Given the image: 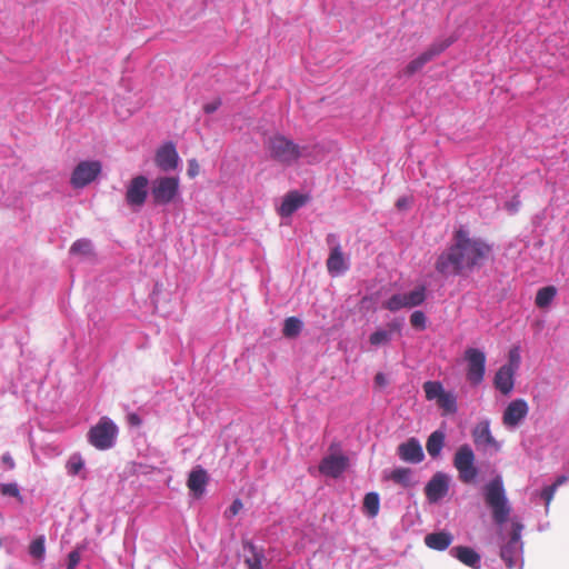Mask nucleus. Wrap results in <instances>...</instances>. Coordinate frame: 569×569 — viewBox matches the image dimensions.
<instances>
[{
	"mask_svg": "<svg viewBox=\"0 0 569 569\" xmlns=\"http://www.w3.org/2000/svg\"><path fill=\"white\" fill-rule=\"evenodd\" d=\"M492 247L480 238H471L463 229L453 233V243L442 252L435 263L436 270L445 276H460L480 268L490 257Z\"/></svg>",
	"mask_w": 569,
	"mask_h": 569,
	"instance_id": "obj_1",
	"label": "nucleus"
},
{
	"mask_svg": "<svg viewBox=\"0 0 569 569\" xmlns=\"http://www.w3.org/2000/svg\"><path fill=\"white\" fill-rule=\"evenodd\" d=\"M264 144L270 159L286 167L297 163L305 150L303 147L280 133L269 137Z\"/></svg>",
	"mask_w": 569,
	"mask_h": 569,
	"instance_id": "obj_2",
	"label": "nucleus"
},
{
	"mask_svg": "<svg viewBox=\"0 0 569 569\" xmlns=\"http://www.w3.org/2000/svg\"><path fill=\"white\" fill-rule=\"evenodd\" d=\"M485 501L492 511V519L497 525L508 520L511 508L506 497V490L500 477L495 478L485 486Z\"/></svg>",
	"mask_w": 569,
	"mask_h": 569,
	"instance_id": "obj_3",
	"label": "nucleus"
},
{
	"mask_svg": "<svg viewBox=\"0 0 569 569\" xmlns=\"http://www.w3.org/2000/svg\"><path fill=\"white\" fill-rule=\"evenodd\" d=\"M180 190L178 177H158L151 182L150 196L153 206H166L174 201Z\"/></svg>",
	"mask_w": 569,
	"mask_h": 569,
	"instance_id": "obj_4",
	"label": "nucleus"
},
{
	"mask_svg": "<svg viewBox=\"0 0 569 569\" xmlns=\"http://www.w3.org/2000/svg\"><path fill=\"white\" fill-rule=\"evenodd\" d=\"M118 436V427L108 417H101L99 421L90 428L88 441L98 450H107L113 447Z\"/></svg>",
	"mask_w": 569,
	"mask_h": 569,
	"instance_id": "obj_5",
	"label": "nucleus"
},
{
	"mask_svg": "<svg viewBox=\"0 0 569 569\" xmlns=\"http://www.w3.org/2000/svg\"><path fill=\"white\" fill-rule=\"evenodd\" d=\"M453 466L459 473V479L463 483L472 482L478 475V470L475 467V453L468 445H463L457 450Z\"/></svg>",
	"mask_w": 569,
	"mask_h": 569,
	"instance_id": "obj_6",
	"label": "nucleus"
},
{
	"mask_svg": "<svg viewBox=\"0 0 569 569\" xmlns=\"http://www.w3.org/2000/svg\"><path fill=\"white\" fill-rule=\"evenodd\" d=\"M102 164L98 160L79 162L70 177V183L76 189H81L94 181L101 173Z\"/></svg>",
	"mask_w": 569,
	"mask_h": 569,
	"instance_id": "obj_7",
	"label": "nucleus"
},
{
	"mask_svg": "<svg viewBox=\"0 0 569 569\" xmlns=\"http://www.w3.org/2000/svg\"><path fill=\"white\" fill-rule=\"evenodd\" d=\"M426 300V287L419 286L408 293H397L383 302V308L389 311H398L402 308H413L420 306Z\"/></svg>",
	"mask_w": 569,
	"mask_h": 569,
	"instance_id": "obj_8",
	"label": "nucleus"
},
{
	"mask_svg": "<svg viewBox=\"0 0 569 569\" xmlns=\"http://www.w3.org/2000/svg\"><path fill=\"white\" fill-rule=\"evenodd\" d=\"M467 361V380L472 386H478L483 381L486 372V355L476 348H468L465 351Z\"/></svg>",
	"mask_w": 569,
	"mask_h": 569,
	"instance_id": "obj_9",
	"label": "nucleus"
},
{
	"mask_svg": "<svg viewBox=\"0 0 569 569\" xmlns=\"http://www.w3.org/2000/svg\"><path fill=\"white\" fill-rule=\"evenodd\" d=\"M149 180L147 177L139 174L133 177L126 190V202L129 207L140 209L148 198Z\"/></svg>",
	"mask_w": 569,
	"mask_h": 569,
	"instance_id": "obj_10",
	"label": "nucleus"
},
{
	"mask_svg": "<svg viewBox=\"0 0 569 569\" xmlns=\"http://www.w3.org/2000/svg\"><path fill=\"white\" fill-rule=\"evenodd\" d=\"M449 490V477L443 472H437L425 487V495L429 502L441 500Z\"/></svg>",
	"mask_w": 569,
	"mask_h": 569,
	"instance_id": "obj_11",
	"label": "nucleus"
},
{
	"mask_svg": "<svg viewBox=\"0 0 569 569\" xmlns=\"http://www.w3.org/2000/svg\"><path fill=\"white\" fill-rule=\"evenodd\" d=\"M349 466L348 457L343 455H329L320 461L319 471L331 478L340 477Z\"/></svg>",
	"mask_w": 569,
	"mask_h": 569,
	"instance_id": "obj_12",
	"label": "nucleus"
},
{
	"mask_svg": "<svg viewBox=\"0 0 569 569\" xmlns=\"http://www.w3.org/2000/svg\"><path fill=\"white\" fill-rule=\"evenodd\" d=\"M528 411V403L523 399L512 400L503 412L502 423L507 428H515L526 418Z\"/></svg>",
	"mask_w": 569,
	"mask_h": 569,
	"instance_id": "obj_13",
	"label": "nucleus"
},
{
	"mask_svg": "<svg viewBox=\"0 0 569 569\" xmlns=\"http://www.w3.org/2000/svg\"><path fill=\"white\" fill-rule=\"evenodd\" d=\"M154 162L162 171H171L178 167L179 156L173 143L169 142L158 149Z\"/></svg>",
	"mask_w": 569,
	"mask_h": 569,
	"instance_id": "obj_14",
	"label": "nucleus"
},
{
	"mask_svg": "<svg viewBox=\"0 0 569 569\" xmlns=\"http://www.w3.org/2000/svg\"><path fill=\"white\" fill-rule=\"evenodd\" d=\"M399 458L409 463H419L423 460L425 453L418 439L410 438L406 442H402L397 448Z\"/></svg>",
	"mask_w": 569,
	"mask_h": 569,
	"instance_id": "obj_15",
	"label": "nucleus"
},
{
	"mask_svg": "<svg viewBox=\"0 0 569 569\" xmlns=\"http://www.w3.org/2000/svg\"><path fill=\"white\" fill-rule=\"evenodd\" d=\"M472 438L476 445L500 449L499 442L493 438L489 420L479 421L472 430Z\"/></svg>",
	"mask_w": 569,
	"mask_h": 569,
	"instance_id": "obj_16",
	"label": "nucleus"
},
{
	"mask_svg": "<svg viewBox=\"0 0 569 569\" xmlns=\"http://www.w3.org/2000/svg\"><path fill=\"white\" fill-rule=\"evenodd\" d=\"M450 555L457 558L461 563L468 566L472 569L481 568V557L480 555L467 546H457L450 549Z\"/></svg>",
	"mask_w": 569,
	"mask_h": 569,
	"instance_id": "obj_17",
	"label": "nucleus"
},
{
	"mask_svg": "<svg viewBox=\"0 0 569 569\" xmlns=\"http://www.w3.org/2000/svg\"><path fill=\"white\" fill-rule=\"evenodd\" d=\"M207 483H208L207 471L201 466L194 467L191 470V472L189 473V477L187 480V487L189 488V490L196 497H200L204 492V488H206Z\"/></svg>",
	"mask_w": 569,
	"mask_h": 569,
	"instance_id": "obj_18",
	"label": "nucleus"
},
{
	"mask_svg": "<svg viewBox=\"0 0 569 569\" xmlns=\"http://www.w3.org/2000/svg\"><path fill=\"white\" fill-rule=\"evenodd\" d=\"M512 367H500L496 372L493 385L496 389H498L502 395H509L515 385L513 376H515Z\"/></svg>",
	"mask_w": 569,
	"mask_h": 569,
	"instance_id": "obj_19",
	"label": "nucleus"
},
{
	"mask_svg": "<svg viewBox=\"0 0 569 569\" xmlns=\"http://www.w3.org/2000/svg\"><path fill=\"white\" fill-rule=\"evenodd\" d=\"M242 546L243 550L248 551L244 558L248 569H263V562L266 561L263 549L258 548L251 541H243Z\"/></svg>",
	"mask_w": 569,
	"mask_h": 569,
	"instance_id": "obj_20",
	"label": "nucleus"
},
{
	"mask_svg": "<svg viewBox=\"0 0 569 569\" xmlns=\"http://www.w3.org/2000/svg\"><path fill=\"white\" fill-rule=\"evenodd\" d=\"M307 197L298 193L297 191L289 192L279 208V213L282 217L291 216L297 209L303 206Z\"/></svg>",
	"mask_w": 569,
	"mask_h": 569,
	"instance_id": "obj_21",
	"label": "nucleus"
},
{
	"mask_svg": "<svg viewBox=\"0 0 569 569\" xmlns=\"http://www.w3.org/2000/svg\"><path fill=\"white\" fill-rule=\"evenodd\" d=\"M452 540L453 536L447 531L432 532L425 537L426 546L438 551L446 550L451 545Z\"/></svg>",
	"mask_w": 569,
	"mask_h": 569,
	"instance_id": "obj_22",
	"label": "nucleus"
},
{
	"mask_svg": "<svg viewBox=\"0 0 569 569\" xmlns=\"http://www.w3.org/2000/svg\"><path fill=\"white\" fill-rule=\"evenodd\" d=\"M327 269L332 276L339 274L348 269L340 246H336L331 249L327 259Z\"/></svg>",
	"mask_w": 569,
	"mask_h": 569,
	"instance_id": "obj_23",
	"label": "nucleus"
},
{
	"mask_svg": "<svg viewBox=\"0 0 569 569\" xmlns=\"http://www.w3.org/2000/svg\"><path fill=\"white\" fill-rule=\"evenodd\" d=\"M452 42H453L452 38L436 41L417 58L420 61V63L422 66H425L426 63L433 60L441 52H443L448 47H450L452 44Z\"/></svg>",
	"mask_w": 569,
	"mask_h": 569,
	"instance_id": "obj_24",
	"label": "nucleus"
},
{
	"mask_svg": "<svg viewBox=\"0 0 569 569\" xmlns=\"http://www.w3.org/2000/svg\"><path fill=\"white\" fill-rule=\"evenodd\" d=\"M443 443L445 433L440 430H436L429 436L426 443V449L432 458H436L440 455Z\"/></svg>",
	"mask_w": 569,
	"mask_h": 569,
	"instance_id": "obj_25",
	"label": "nucleus"
},
{
	"mask_svg": "<svg viewBox=\"0 0 569 569\" xmlns=\"http://www.w3.org/2000/svg\"><path fill=\"white\" fill-rule=\"evenodd\" d=\"M411 475H412L411 469L400 467V468L393 469L390 472L389 479H391L392 481H395L396 483H398L405 488H409V487L413 486V482L411 480Z\"/></svg>",
	"mask_w": 569,
	"mask_h": 569,
	"instance_id": "obj_26",
	"label": "nucleus"
},
{
	"mask_svg": "<svg viewBox=\"0 0 569 569\" xmlns=\"http://www.w3.org/2000/svg\"><path fill=\"white\" fill-rule=\"evenodd\" d=\"M557 295V289L553 286L540 288L536 295V305L539 308H547Z\"/></svg>",
	"mask_w": 569,
	"mask_h": 569,
	"instance_id": "obj_27",
	"label": "nucleus"
},
{
	"mask_svg": "<svg viewBox=\"0 0 569 569\" xmlns=\"http://www.w3.org/2000/svg\"><path fill=\"white\" fill-rule=\"evenodd\" d=\"M380 500L377 492H368L363 498V509L370 517H376L379 512Z\"/></svg>",
	"mask_w": 569,
	"mask_h": 569,
	"instance_id": "obj_28",
	"label": "nucleus"
},
{
	"mask_svg": "<svg viewBox=\"0 0 569 569\" xmlns=\"http://www.w3.org/2000/svg\"><path fill=\"white\" fill-rule=\"evenodd\" d=\"M302 328V322L296 317H289L284 320L282 333L287 338H296Z\"/></svg>",
	"mask_w": 569,
	"mask_h": 569,
	"instance_id": "obj_29",
	"label": "nucleus"
},
{
	"mask_svg": "<svg viewBox=\"0 0 569 569\" xmlns=\"http://www.w3.org/2000/svg\"><path fill=\"white\" fill-rule=\"evenodd\" d=\"M423 390L428 400H438L445 392L442 385L438 381H427L423 383Z\"/></svg>",
	"mask_w": 569,
	"mask_h": 569,
	"instance_id": "obj_30",
	"label": "nucleus"
},
{
	"mask_svg": "<svg viewBox=\"0 0 569 569\" xmlns=\"http://www.w3.org/2000/svg\"><path fill=\"white\" fill-rule=\"evenodd\" d=\"M44 542L46 540L43 536H39L34 540H32V542L29 546L30 556L33 557L34 559L42 560L46 552Z\"/></svg>",
	"mask_w": 569,
	"mask_h": 569,
	"instance_id": "obj_31",
	"label": "nucleus"
},
{
	"mask_svg": "<svg viewBox=\"0 0 569 569\" xmlns=\"http://www.w3.org/2000/svg\"><path fill=\"white\" fill-rule=\"evenodd\" d=\"M390 331L378 329L369 337V342L373 347L385 346L391 341Z\"/></svg>",
	"mask_w": 569,
	"mask_h": 569,
	"instance_id": "obj_32",
	"label": "nucleus"
},
{
	"mask_svg": "<svg viewBox=\"0 0 569 569\" xmlns=\"http://www.w3.org/2000/svg\"><path fill=\"white\" fill-rule=\"evenodd\" d=\"M437 403L449 413L456 412L457 410L456 397L450 392L445 391L437 400Z\"/></svg>",
	"mask_w": 569,
	"mask_h": 569,
	"instance_id": "obj_33",
	"label": "nucleus"
},
{
	"mask_svg": "<svg viewBox=\"0 0 569 569\" xmlns=\"http://www.w3.org/2000/svg\"><path fill=\"white\" fill-rule=\"evenodd\" d=\"M519 547L507 542L500 550V557L506 562L507 567L512 568L515 565V555Z\"/></svg>",
	"mask_w": 569,
	"mask_h": 569,
	"instance_id": "obj_34",
	"label": "nucleus"
},
{
	"mask_svg": "<svg viewBox=\"0 0 569 569\" xmlns=\"http://www.w3.org/2000/svg\"><path fill=\"white\" fill-rule=\"evenodd\" d=\"M70 252L74 254L89 256L92 252L91 242L87 239H79L70 248Z\"/></svg>",
	"mask_w": 569,
	"mask_h": 569,
	"instance_id": "obj_35",
	"label": "nucleus"
},
{
	"mask_svg": "<svg viewBox=\"0 0 569 569\" xmlns=\"http://www.w3.org/2000/svg\"><path fill=\"white\" fill-rule=\"evenodd\" d=\"M83 466H84V462H83L82 458L78 455H74V456L70 457V459L67 462L68 473L71 476H76L82 470Z\"/></svg>",
	"mask_w": 569,
	"mask_h": 569,
	"instance_id": "obj_36",
	"label": "nucleus"
},
{
	"mask_svg": "<svg viewBox=\"0 0 569 569\" xmlns=\"http://www.w3.org/2000/svg\"><path fill=\"white\" fill-rule=\"evenodd\" d=\"M0 493L2 496H10V497L18 498L19 500L22 499L17 483H1L0 485Z\"/></svg>",
	"mask_w": 569,
	"mask_h": 569,
	"instance_id": "obj_37",
	"label": "nucleus"
},
{
	"mask_svg": "<svg viewBox=\"0 0 569 569\" xmlns=\"http://www.w3.org/2000/svg\"><path fill=\"white\" fill-rule=\"evenodd\" d=\"M426 320L425 313L420 310L413 311L410 316V325L417 329H425Z\"/></svg>",
	"mask_w": 569,
	"mask_h": 569,
	"instance_id": "obj_38",
	"label": "nucleus"
},
{
	"mask_svg": "<svg viewBox=\"0 0 569 569\" xmlns=\"http://www.w3.org/2000/svg\"><path fill=\"white\" fill-rule=\"evenodd\" d=\"M523 527L521 523L519 522H513L512 523V528H511V533H510V539L508 542H510L511 545H516L519 547L520 545V538H521V531H522Z\"/></svg>",
	"mask_w": 569,
	"mask_h": 569,
	"instance_id": "obj_39",
	"label": "nucleus"
},
{
	"mask_svg": "<svg viewBox=\"0 0 569 569\" xmlns=\"http://www.w3.org/2000/svg\"><path fill=\"white\" fill-rule=\"evenodd\" d=\"M520 363V355L517 348H513L509 352V363L503 367H512L513 371H516Z\"/></svg>",
	"mask_w": 569,
	"mask_h": 569,
	"instance_id": "obj_40",
	"label": "nucleus"
},
{
	"mask_svg": "<svg viewBox=\"0 0 569 569\" xmlns=\"http://www.w3.org/2000/svg\"><path fill=\"white\" fill-rule=\"evenodd\" d=\"M556 491V486L552 485L543 488L541 491V498L545 500L546 507H548L552 501Z\"/></svg>",
	"mask_w": 569,
	"mask_h": 569,
	"instance_id": "obj_41",
	"label": "nucleus"
},
{
	"mask_svg": "<svg viewBox=\"0 0 569 569\" xmlns=\"http://www.w3.org/2000/svg\"><path fill=\"white\" fill-rule=\"evenodd\" d=\"M422 64L420 63V61L418 60V58L411 60L407 67L405 68V74L406 76H412L415 74L416 72H418L420 69H422Z\"/></svg>",
	"mask_w": 569,
	"mask_h": 569,
	"instance_id": "obj_42",
	"label": "nucleus"
},
{
	"mask_svg": "<svg viewBox=\"0 0 569 569\" xmlns=\"http://www.w3.org/2000/svg\"><path fill=\"white\" fill-rule=\"evenodd\" d=\"M81 560V555L78 549L72 550L68 555V569H74Z\"/></svg>",
	"mask_w": 569,
	"mask_h": 569,
	"instance_id": "obj_43",
	"label": "nucleus"
},
{
	"mask_svg": "<svg viewBox=\"0 0 569 569\" xmlns=\"http://www.w3.org/2000/svg\"><path fill=\"white\" fill-rule=\"evenodd\" d=\"M199 171H200V167H199V163L196 159H190L188 161V169H187V174L189 178H194L199 174Z\"/></svg>",
	"mask_w": 569,
	"mask_h": 569,
	"instance_id": "obj_44",
	"label": "nucleus"
},
{
	"mask_svg": "<svg viewBox=\"0 0 569 569\" xmlns=\"http://www.w3.org/2000/svg\"><path fill=\"white\" fill-rule=\"evenodd\" d=\"M386 331H390V337L392 338L393 333H400L402 329V325L398 320H392L386 325L383 328Z\"/></svg>",
	"mask_w": 569,
	"mask_h": 569,
	"instance_id": "obj_45",
	"label": "nucleus"
},
{
	"mask_svg": "<svg viewBox=\"0 0 569 569\" xmlns=\"http://www.w3.org/2000/svg\"><path fill=\"white\" fill-rule=\"evenodd\" d=\"M221 104V100L220 99H217L212 102H209V103H206L203 106V111L206 113H213Z\"/></svg>",
	"mask_w": 569,
	"mask_h": 569,
	"instance_id": "obj_46",
	"label": "nucleus"
},
{
	"mask_svg": "<svg viewBox=\"0 0 569 569\" xmlns=\"http://www.w3.org/2000/svg\"><path fill=\"white\" fill-rule=\"evenodd\" d=\"M242 509V502L239 499H236L232 505L229 507L228 512L231 517L238 515V512Z\"/></svg>",
	"mask_w": 569,
	"mask_h": 569,
	"instance_id": "obj_47",
	"label": "nucleus"
},
{
	"mask_svg": "<svg viewBox=\"0 0 569 569\" xmlns=\"http://www.w3.org/2000/svg\"><path fill=\"white\" fill-rule=\"evenodd\" d=\"M375 383H376V386H378L379 388H383V387H386V386H387V383H388L386 376H385L382 372H378V373L375 376Z\"/></svg>",
	"mask_w": 569,
	"mask_h": 569,
	"instance_id": "obj_48",
	"label": "nucleus"
},
{
	"mask_svg": "<svg viewBox=\"0 0 569 569\" xmlns=\"http://www.w3.org/2000/svg\"><path fill=\"white\" fill-rule=\"evenodd\" d=\"M2 461H3V463H6L8 466L9 469L14 468V461L9 455L3 456Z\"/></svg>",
	"mask_w": 569,
	"mask_h": 569,
	"instance_id": "obj_49",
	"label": "nucleus"
},
{
	"mask_svg": "<svg viewBox=\"0 0 569 569\" xmlns=\"http://www.w3.org/2000/svg\"><path fill=\"white\" fill-rule=\"evenodd\" d=\"M396 206L399 208V209H406L408 207V200L407 198H400L397 200V203Z\"/></svg>",
	"mask_w": 569,
	"mask_h": 569,
	"instance_id": "obj_50",
	"label": "nucleus"
},
{
	"mask_svg": "<svg viewBox=\"0 0 569 569\" xmlns=\"http://www.w3.org/2000/svg\"><path fill=\"white\" fill-rule=\"evenodd\" d=\"M566 481H567V477L560 476L556 479V481L552 483V486H556V489H558V487L563 485Z\"/></svg>",
	"mask_w": 569,
	"mask_h": 569,
	"instance_id": "obj_51",
	"label": "nucleus"
},
{
	"mask_svg": "<svg viewBox=\"0 0 569 569\" xmlns=\"http://www.w3.org/2000/svg\"><path fill=\"white\" fill-rule=\"evenodd\" d=\"M130 422L133 423V425H139L140 423V419L137 415H131L130 416Z\"/></svg>",
	"mask_w": 569,
	"mask_h": 569,
	"instance_id": "obj_52",
	"label": "nucleus"
},
{
	"mask_svg": "<svg viewBox=\"0 0 569 569\" xmlns=\"http://www.w3.org/2000/svg\"><path fill=\"white\" fill-rule=\"evenodd\" d=\"M517 206H518V203H515V204H513V203L508 204V209H509L510 211H516V210H517Z\"/></svg>",
	"mask_w": 569,
	"mask_h": 569,
	"instance_id": "obj_53",
	"label": "nucleus"
}]
</instances>
